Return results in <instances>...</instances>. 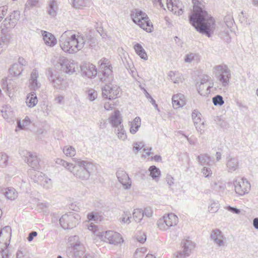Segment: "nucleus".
I'll return each instance as SVG.
<instances>
[{
    "mask_svg": "<svg viewBox=\"0 0 258 258\" xmlns=\"http://www.w3.org/2000/svg\"><path fill=\"white\" fill-rule=\"evenodd\" d=\"M2 87L5 91L9 92L11 91V87H9L8 82L7 80H3Z\"/></svg>",
    "mask_w": 258,
    "mask_h": 258,
    "instance_id": "55",
    "label": "nucleus"
},
{
    "mask_svg": "<svg viewBox=\"0 0 258 258\" xmlns=\"http://www.w3.org/2000/svg\"><path fill=\"white\" fill-rule=\"evenodd\" d=\"M81 72L83 76L88 78H93L97 75H98V70L96 66L91 63H84L81 67Z\"/></svg>",
    "mask_w": 258,
    "mask_h": 258,
    "instance_id": "14",
    "label": "nucleus"
},
{
    "mask_svg": "<svg viewBox=\"0 0 258 258\" xmlns=\"http://www.w3.org/2000/svg\"><path fill=\"white\" fill-rule=\"evenodd\" d=\"M87 218L89 221H97L99 217L97 213L92 212L87 215Z\"/></svg>",
    "mask_w": 258,
    "mask_h": 258,
    "instance_id": "53",
    "label": "nucleus"
},
{
    "mask_svg": "<svg viewBox=\"0 0 258 258\" xmlns=\"http://www.w3.org/2000/svg\"><path fill=\"white\" fill-rule=\"evenodd\" d=\"M141 121L139 117H136L131 123L130 127V132L132 134H135L138 131L141 126Z\"/></svg>",
    "mask_w": 258,
    "mask_h": 258,
    "instance_id": "31",
    "label": "nucleus"
},
{
    "mask_svg": "<svg viewBox=\"0 0 258 258\" xmlns=\"http://www.w3.org/2000/svg\"><path fill=\"white\" fill-rule=\"evenodd\" d=\"M144 217H147L148 218L151 217L153 215V210L151 207H147L143 210Z\"/></svg>",
    "mask_w": 258,
    "mask_h": 258,
    "instance_id": "50",
    "label": "nucleus"
},
{
    "mask_svg": "<svg viewBox=\"0 0 258 258\" xmlns=\"http://www.w3.org/2000/svg\"><path fill=\"white\" fill-rule=\"evenodd\" d=\"M133 218L136 222L138 223L140 222L144 217L143 210L141 209H135L133 213Z\"/></svg>",
    "mask_w": 258,
    "mask_h": 258,
    "instance_id": "36",
    "label": "nucleus"
},
{
    "mask_svg": "<svg viewBox=\"0 0 258 258\" xmlns=\"http://www.w3.org/2000/svg\"><path fill=\"white\" fill-rule=\"evenodd\" d=\"M212 101L215 106H222L224 103V101L222 96L217 95L212 98Z\"/></svg>",
    "mask_w": 258,
    "mask_h": 258,
    "instance_id": "39",
    "label": "nucleus"
},
{
    "mask_svg": "<svg viewBox=\"0 0 258 258\" xmlns=\"http://www.w3.org/2000/svg\"><path fill=\"white\" fill-rule=\"evenodd\" d=\"M148 170L150 172V175L152 177L153 179L156 180L158 179L161 175V171L159 168L156 166H151Z\"/></svg>",
    "mask_w": 258,
    "mask_h": 258,
    "instance_id": "33",
    "label": "nucleus"
},
{
    "mask_svg": "<svg viewBox=\"0 0 258 258\" xmlns=\"http://www.w3.org/2000/svg\"><path fill=\"white\" fill-rule=\"evenodd\" d=\"M134 49L136 53L140 56V57L144 60L148 59L147 54L143 48V46L140 43H137L134 45Z\"/></svg>",
    "mask_w": 258,
    "mask_h": 258,
    "instance_id": "30",
    "label": "nucleus"
},
{
    "mask_svg": "<svg viewBox=\"0 0 258 258\" xmlns=\"http://www.w3.org/2000/svg\"><path fill=\"white\" fill-rule=\"evenodd\" d=\"M214 69L216 71V76L218 80L222 83L223 86L226 87L228 85L231 78L230 70L226 65L216 66Z\"/></svg>",
    "mask_w": 258,
    "mask_h": 258,
    "instance_id": "9",
    "label": "nucleus"
},
{
    "mask_svg": "<svg viewBox=\"0 0 258 258\" xmlns=\"http://www.w3.org/2000/svg\"><path fill=\"white\" fill-rule=\"evenodd\" d=\"M47 77L49 80L51 82L53 80H54L56 77L54 75H53L52 71L50 69H49L47 72Z\"/></svg>",
    "mask_w": 258,
    "mask_h": 258,
    "instance_id": "60",
    "label": "nucleus"
},
{
    "mask_svg": "<svg viewBox=\"0 0 258 258\" xmlns=\"http://www.w3.org/2000/svg\"><path fill=\"white\" fill-rule=\"evenodd\" d=\"M202 172L205 177H209L211 176L212 172L211 168L207 167H204Z\"/></svg>",
    "mask_w": 258,
    "mask_h": 258,
    "instance_id": "51",
    "label": "nucleus"
},
{
    "mask_svg": "<svg viewBox=\"0 0 258 258\" xmlns=\"http://www.w3.org/2000/svg\"><path fill=\"white\" fill-rule=\"evenodd\" d=\"M157 225L158 228L163 231H165L168 229L163 217L158 220L157 221Z\"/></svg>",
    "mask_w": 258,
    "mask_h": 258,
    "instance_id": "45",
    "label": "nucleus"
},
{
    "mask_svg": "<svg viewBox=\"0 0 258 258\" xmlns=\"http://www.w3.org/2000/svg\"><path fill=\"white\" fill-rule=\"evenodd\" d=\"M57 6L56 2L54 0H52L49 2L48 7L47 9V13L51 17H55L56 16Z\"/></svg>",
    "mask_w": 258,
    "mask_h": 258,
    "instance_id": "32",
    "label": "nucleus"
},
{
    "mask_svg": "<svg viewBox=\"0 0 258 258\" xmlns=\"http://www.w3.org/2000/svg\"><path fill=\"white\" fill-rule=\"evenodd\" d=\"M116 133L118 138L122 140H125L127 138V136L125 133V131L123 128V125H120V126L118 127L116 131Z\"/></svg>",
    "mask_w": 258,
    "mask_h": 258,
    "instance_id": "38",
    "label": "nucleus"
},
{
    "mask_svg": "<svg viewBox=\"0 0 258 258\" xmlns=\"http://www.w3.org/2000/svg\"><path fill=\"white\" fill-rule=\"evenodd\" d=\"M226 160V166L229 172L234 171L238 168L239 163L236 158L233 157L229 155L227 157Z\"/></svg>",
    "mask_w": 258,
    "mask_h": 258,
    "instance_id": "20",
    "label": "nucleus"
},
{
    "mask_svg": "<svg viewBox=\"0 0 258 258\" xmlns=\"http://www.w3.org/2000/svg\"><path fill=\"white\" fill-rule=\"evenodd\" d=\"M210 238L218 246H221L224 244V236L222 231L218 229L212 231Z\"/></svg>",
    "mask_w": 258,
    "mask_h": 258,
    "instance_id": "17",
    "label": "nucleus"
},
{
    "mask_svg": "<svg viewBox=\"0 0 258 258\" xmlns=\"http://www.w3.org/2000/svg\"><path fill=\"white\" fill-rule=\"evenodd\" d=\"M181 244L183 250H179L174 254L175 258H185L188 256L195 246V243L188 239L183 240Z\"/></svg>",
    "mask_w": 258,
    "mask_h": 258,
    "instance_id": "11",
    "label": "nucleus"
},
{
    "mask_svg": "<svg viewBox=\"0 0 258 258\" xmlns=\"http://www.w3.org/2000/svg\"><path fill=\"white\" fill-rule=\"evenodd\" d=\"M119 182L125 189H129L132 185L131 178L128 174L121 169H118L116 173Z\"/></svg>",
    "mask_w": 258,
    "mask_h": 258,
    "instance_id": "16",
    "label": "nucleus"
},
{
    "mask_svg": "<svg viewBox=\"0 0 258 258\" xmlns=\"http://www.w3.org/2000/svg\"><path fill=\"white\" fill-rule=\"evenodd\" d=\"M58 63L61 66L62 70L70 75L73 74L75 72V63L69 60L65 57H60Z\"/></svg>",
    "mask_w": 258,
    "mask_h": 258,
    "instance_id": "15",
    "label": "nucleus"
},
{
    "mask_svg": "<svg viewBox=\"0 0 258 258\" xmlns=\"http://www.w3.org/2000/svg\"><path fill=\"white\" fill-rule=\"evenodd\" d=\"M28 174L31 179L34 182L41 185L42 184L44 175L42 172H40L36 170L29 169L28 170Z\"/></svg>",
    "mask_w": 258,
    "mask_h": 258,
    "instance_id": "19",
    "label": "nucleus"
},
{
    "mask_svg": "<svg viewBox=\"0 0 258 258\" xmlns=\"http://www.w3.org/2000/svg\"><path fill=\"white\" fill-rule=\"evenodd\" d=\"M38 71L36 69L33 70L31 74L30 79V84L31 87L34 90H36L40 87V84L37 81L38 78Z\"/></svg>",
    "mask_w": 258,
    "mask_h": 258,
    "instance_id": "22",
    "label": "nucleus"
},
{
    "mask_svg": "<svg viewBox=\"0 0 258 258\" xmlns=\"http://www.w3.org/2000/svg\"><path fill=\"white\" fill-rule=\"evenodd\" d=\"M98 77L102 82H112L114 79L112 67L108 59L103 58L98 62Z\"/></svg>",
    "mask_w": 258,
    "mask_h": 258,
    "instance_id": "5",
    "label": "nucleus"
},
{
    "mask_svg": "<svg viewBox=\"0 0 258 258\" xmlns=\"http://www.w3.org/2000/svg\"><path fill=\"white\" fill-rule=\"evenodd\" d=\"M181 97H183V94L181 93H179L177 94L174 95L172 98V102L173 107L174 108H178L180 107H181L180 105V99Z\"/></svg>",
    "mask_w": 258,
    "mask_h": 258,
    "instance_id": "37",
    "label": "nucleus"
},
{
    "mask_svg": "<svg viewBox=\"0 0 258 258\" xmlns=\"http://www.w3.org/2000/svg\"><path fill=\"white\" fill-rule=\"evenodd\" d=\"M166 225L169 227L176 225L178 221V217L173 213L168 214L167 215L163 216Z\"/></svg>",
    "mask_w": 258,
    "mask_h": 258,
    "instance_id": "25",
    "label": "nucleus"
},
{
    "mask_svg": "<svg viewBox=\"0 0 258 258\" xmlns=\"http://www.w3.org/2000/svg\"><path fill=\"white\" fill-rule=\"evenodd\" d=\"M139 26L147 32H151L153 31V25L149 18L147 20H145V21H143L142 23H140Z\"/></svg>",
    "mask_w": 258,
    "mask_h": 258,
    "instance_id": "35",
    "label": "nucleus"
},
{
    "mask_svg": "<svg viewBox=\"0 0 258 258\" xmlns=\"http://www.w3.org/2000/svg\"><path fill=\"white\" fill-rule=\"evenodd\" d=\"M197 160L202 166H211L215 163L213 158L208 154H201L197 156Z\"/></svg>",
    "mask_w": 258,
    "mask_h": 258,
    "instance_id": "18",
    "label": "nucleus"
},
{
    "mask_svg": "<svg viewBox=\"0 0 258 258\" xmlns=\"http://www.w3.org/2000/svg\"><path fill=\"white\" fill-rule=\"evenodd\" d=\"M201 114L200 112H199L197 110H194L192 111L191 117L192 119L193 120L194 123L195 124V125L196 126V128H197V131L198 132H200L201 134H202V131H203L202 129L199 126V123L201 121Z\"/></svg>",
    "mask_w": 258,
    "mask_h": 258,
    "instance_id": "26",
    "label": "nucleus"
},
{
    "mask_svg": "<svg viewBox=\"0 0 258 258\" xmlns=\"http://www.w3.org/2000/svg\"><path fill=\"white\" fill-rule=\"evenodd\" d=\"M134 150L135 151H136L137 152H138L139 150H140L142 148H143L144 146V145L143 144L142 145V146L141 147V144H142V143H137V142H136L134 144Z\"/></svg>",
    "mask_w": 258,
    "mask_h": 258,
    "instance_id": "62",
    "label": "nucleus"
},
{
    "mask_svg": "<svg viewBox=\"0 0 258 258\" xmlns=\"http://www.w3.org/2000/svg\"><path fill=\"white\" fill-rule=\"evenodd\" d=\"M146 235L145 234H143V235L141 236H138L137 237V240L142 243H144L146 241Z\"/></svg>",
    "mask_w": 258,
    "mask_h": 258,
    "instance_id": "64",
    "label": "nucleus"
},
{
    "mask_svg": "<svg viewBox=\"0 0 258 258\" xmlns=\"http://www.w3.org/2000/svg\"><path fill=\"white\" fill-rule=\"evenodd\" d=\"M63 153L67 156H74L76 154V150L72 146L64 147L63 149Z\"/></svg>",
    "mask_w": 258,
    "mask_h": 258,
    "instance_id": "40",
    "label": "nucleus"
},
{
    "mask_svg": "<svg viewBox=\"0 0 258 258\" xmlns=\"http://www.w3.org/2000/svg\"><path fill=\"white\" fill-rule=\"evenodd\" d=\"M55 163L57 164L62 165V166L68 169L69 171L70 169H71V166L73 164V163H71L69 162H68L61 159L57 158L56 159Z\"/></svg>",
    "mask_w": 258,
    "mask_h": 258,
    "instance_id": "41",
    "label": "nucleus"
},
{
    "mask_svg": "<svg viewBox=\"0 0 258 258\" xmlns=\"http://www.w3.org/2000/svg\"><path fill=\"white\" fill-rule=\"evenodd\" d=\"M97 96V93L94 90H90L88 93V98L90 101H94Z\"/></svg>",
    "mask_w": 258,
    "mask_h": 258,
    "instance_id": "57",
    "label": "nucleus"
},
{
    "mask_svg": "<svg viewBox=\"0 0 258 258\" xmlns=\"http://www.w3.org/2000/svg\"><path fill=\"white\" fill-rule=\"evenodd\" d=\"M2 191L5 197L9 200H13L17 197V194L13 187L5 188L3 189Z\"/></svg>",
    "mask_w": 258,
    "mask_h": 258,
    "instance_id": "28",
    "label": "nucleus"
},
{
    "mask_svg": "<svg viewBox=\"0 0 258 258\" xmlns=\"http://www.w3.org/2000/svg\"><path fill=\"white\" fill-rule=\"evenodd\" d=\"M196 56V54L195 53H190L186 54L184 57V60L187 62H191L195 58Z\"/></svg>",
    "mask_w": 258,
    "mask_h": 258,
    "instance_id": "56",
    "label": "nucleus"
},
{
    "mask_svg": "<svg viewBox=\"0 0 258 258\" xmlns=\"http://www.w3.org/2000/svg\"><path fill=\"white\" fill-rule=\"evenodd\" d=\"M224 22L228 28L232 27L233 23H234L232 16L229 14L226 15L224 18Z\"/></svg>",
    "mask_w": 258,
    "mask_h": 258,
    "instance_id": "47",
    "label": "nucleus"
},
{
    "mask_svg": "<svg viewBox=\"0 0 258 258\" xmlns=\"http://www.w3.org/2000/svg\"><path fill=\"white\" fill-rule=\"evenodd\" d=\"M210 77L208 76H205L203 78L201 79L200 84L198 85H197V90L199 94L202 95L201 93V91L204 89L202 86L207 83L208 81H209ZM198 84V83H197Z\"/></svg>",
    "mask_w": 258,
    "mask_h": 258,
    "instance_id": "42",
    "label": "nucleus"
},
{
    "mask_svg": "<svg viewBox=\"0 0 258 258\" xmlns=\"http://www.w3.org/2000/svg\"><path fill=\"white\" fill-rule=\"evenodd\" d=\"M227 209L233 214H239L240 213V210L236 207H232L229 206L227 207Z\"/></svg>",
    "mask_w": 258,
    "mask_h": 258,
    "instance_id": "59",
    "label": "nucleus"
},
{
    "mask_svg": "<svg viewBox=\"0 0 258 258\" xmlns=\"http://www.w3.org/2000/svg\"><path fill=\"white\" fill-rule=\"evenodd\" d=\"M96 38L91 35L86 38L81 33H75L74 30L64 32L59 38V45L63 51L69 53H74L83 48H94L97 45Z\"/></svg>",
    "mask_w": 258,
    "mask_h": 258,
    "instance_id": "2",
    "label": "nucleus"
},
{
    "mask_svg": "<svg viewBox=\"0 0 258 258\" xmlns=\"http://www.w3.org/2000/svg\"><path fill=\"white\" fill-rule=\"evenodd\" d=\"M192 2L193 11L188 16L189 23L199 33L211 37L215 29V19L204 9L199 0H192Z\"/></svg>",
    "mask_w": 258,
    "mask_h": 258,
    "instance_id": "1",
    "label": "nucleus"
},
{
    "mask_svg": "<svg viewBox=\"0 0 258 258\" xmlns=\"http://www.w3.org/2000/svg\"><path fill=\"white\" fill-rule=\"evenodd\" d=\"M166 180L169 186L173 184V178L171 175L168 174L166 177Z\"/></svg>",
    "mask_w": 258,
    "mask_h": 258,
    "instance_id": "63",
    "label": "nucleus"
},
{
    "mask_svg": "<svg viewBox=\"0 0 258 258\" xmlns=\"http://www.w3.org/2000/svg\"><path fill=\"white\" fill-rule=\"evenodd\" d=\"M0 253L2 258H9L10 253L8 248H3L0 247Z\"/></svg>",
    "mask_w": 258,
    "mask_h": 258,
    "instance_id": "52",
    "label": "nucleus"
},
{
    "mask_svg": "<svg viewBox=\"0 0 258 258\" xmlns=\"http://www.w3.org/2000/svg\"><path fill=\"white\" fill-rule=\"evenodd\" d=\"M38 102L37 97L35 92H31L27 96L26 103L29 107H34Z\"/></svg>",
    "mask_w": 258,
    "mask_h": 258,
    "instance_id": "27",
    "label": "nucleus"
},
{
    "mask_svg": "<svg viewBox=\"0 0 258 258\" xmlns=\"http://www.w3.org/2000/svg\"><path fill=\"white\" fill-rule=\"evenodd\" d=\"M63 81V79H61L60 77H56L51 83L53 84L54 88L63 90V87L61 86V83Z\"/></svg>",
    "mask_w": 258,
    "mask_h": 258,
    "instance_id": "43",
    "label": "nucleus"
},
{
    "mask_svg": "<svg viewBox=\"0 0 258 258\" xmlns=\"http://www.w3.org/2000/svg\"><path fill=\"white\" fill-rule=\"evenodd\" d=\"M148 17L145 13H144L141 10L137 11L134 14L132 15V20L133 22L140 25V23L143 22V21L147 20Z\"/></svg>",
    "mask_w": 258,
    "mask_h": 258,
    "instance_id": "21",
    "label": "nucleus"
},
{
    "mask_svg": "<svg viewBox=\"0 0 258 258\" xmlns=\"http://www.w3.org/2000/svg\"><path fill=\"white\" fill-rule=\"evenodd\" d=\"M90 2L88 0H73L72 6L76 9H82L83 7H89Z\"/></svg>",
    "mask_w": 258,
    "mask_h": 258,
    "instance_id": "34",
    "label": "nucleus"
},
{
    "mask_svg": "<svg viewBox=\"0 0 258 258\" xmlns=\"http://www.w3.org/2000/svg\"><path fill=\"white\" fill-rule=\"evenodd\" d=\"M8 7L7 6L0 7V22L2 20L4 17L7 14Z\"/></svg>",
    "mask_w": 258,
    "mask_h": 258,
    "instance_id": "49",
    "label": "nucleus"
},
{
    "mask_svg": "<svg viewBox=\"0 0 258 258\" xmlns=\"http://www.w3.org/2000/svg\"><path fill=\"white\" fill-rule=\"evenodd\" d=\"M59 224L64 229H71L78 224V219L74 213H70L62 215L59 218Z\"/></svg>",
    "mask_w": 258,
    "mask_h": 258,
    "instance_id": "10",
    "label": "nucleus"
},
{
    "mask_svg": "<svg viewBox=\"0 0 258 258\" xmlns=\"http://www.w3.org/2000/svg\"><path fill=\"white\" fill-rule=\"evenodd\" d=\"M111 82H104L105 85L101 87L103 97L110 100L120 97V88L111 84Z\"/></svg>",
    "mask_w": 258,
    "mask_h": 258,
    "instance_id": "8",
    "label": "nucleus"
},
{
    "mask_svg": "<svg viewBox=\"0 0 258 258\" xmlns=\"http://www.w3.org/2000/svg\"><path fill=\"white\" fill-rule=\"evenodd\" d=\"M88 228L89 230L92 231L94 233V234H96V235L98 233L97 232V226L92 223H91L88 225Z\"/></svg>",
    "mask_w": 258,
    "mask_h": 258,
    "instance_id": "58",
    "label": "nucleus"
},
{
    "mask_svg": "<svg viewBox=\"0 0 258 258\" xmlns=\"http://www.w3.org/2000/svg\"><path fill=\"white\" fill-rule=\"evenodd\" d=\"M175 2L176 0H167V8L169 10L171 9V10L173 12V8L176 7Z\"/></svg>",
    "mask_w": 258,
    "mask_h": 258,
    "instance_id": "54",
    "label": "nucleus"
},
{
    "mask_svg": "<svg viewBox=\"0 0 258 258\" xmlns=\"http://www.w3.org/2000/svg\"><path fill=\"white\" fill-rule=\"evenodd\" d=\"M97 236L101 240L109 244L116 245L120 243L121 241L123 242L121 235L119 233L113 231L98 232Z\"/></svg>",
    "mask_w": 258,
    "mask_h": 258,
    "instance_id": "6",
    "label": "nucleus"
},
{
    "mask_svg": "<svg viewBox=\"0 0 258 258\" xmlns=\"http://www.w3.org/2000/svg\"><path fill=\"white\" fill-rule=\"evenodd\" d=\"M20 12L19 11H14L9 16L5 18L0 28L1 33L5 35L8 32V29L14 28L20 19Z\"/></svg>",
    "mask_w": 258,
    "mask_h": 258,
    "instance_id": "7",
    "label": "nucleus"
},
{
    "mask_svg": "<svg viewBox=\"0 0 258 258\" xmlns=\"http://www.w3.org/2000/svg\"><path fill=\"white\" fill-rule=\"evenodd\" d=\"M122 119L120 117V114L119 111H115L114 113L109 118V122L112 126L114 127L120 126Z\"/></svg>",
    "mask_w": 258,
    "mask_h": 258,
    "instance_id": "24",
    "label": "nucleus"
},
{
    "mask_svg": "<svg viewBox=\"0 0 258 258\" xmlns=\"http://www.w3.org/2000/svg\"><path fill=\"white\" fill-rule=\"evenodd\" d=\"M23 71V68L20 64L14 63L9 69L10 74L13 77L19 76Z\"/></svg>",
    "mask_w": 258,
    "mask_h": 258,
    "instance_id": "29",
    "label": "nucleus"
},
{
    "mask_svg": "<svg viewBox=\"0 0 258 258\" xmlns=\"http://www.w3.org/2000/svg\"><path fill=\"white\" fill-rule=\"evenodd\" d=\"M93 168L94 165L91 162L77 159L75 164H72L70 171L77 178L82 180H87Z\"/></svg>",
    "mask_w": 258,
    "mask_h": 258,
    "instance_id": "3",
    "label": "nucleus"
},
{
    "mask_svg": "<svg viewBox=\"0 0 258 258\" xmlns=\"http://www.w3.org/2000/svg\"><path fill=\"white\" fill-rule=\"evenodd\" d=\"M37 235V232L35 231H32L30 233H29L28 236L27 237V240L30 242L33 240L34 238Z\"/></svg>",
    "mask_w": 258,
    "mask_h": 258,
    "instance_id": "61",
    "label": "nucleus"
},
{
    "mask_svg": "<svg viewBox=\"0 0 258 258\" xmlns=\"http://www.w3.org/2000/svg\"><path fill=\"white\" fill-rule=\"evenodd\" d=\"M10 40V36H4L0 38V53L3 49H1L5 46H7Z\"/></svg>",
    "mask_w": 258,
    "mask_h": 258,
    "instance_id": "44",
    "label": "nucleus"
},
{
    "mask_svg": "<svg viewBox=\"0 0 258 258\" xmlns=\"http://www.w3.org/2000/svg\"><path fill=\"white\" fill-rule=\"evenodd\" d=\"M233 184L236 193L240 196H243L247 193L250 188L249 182L247 180L245 181L243 178L239 180H234Z\"/></svg>",
    "mask_w": 258,
    "mask_h": 258,
    "instance_id": "12",
    "label": "nucleus"
},
{
    "mask_svg": "<svg viewBox=\"0 0 258 258\" xmlns=\"http://www.w3.org/2000/svg\"><path fill=\"white\" fill-rule=\"evenodd\" d=\"M24 154V161L27 163L28 165L34 170H38L39 169V161L36 153H32L30 152L25 151Z\"/></svg>",
    "mask_w": 258,
    "mask_h": 258,
    "instance_id": "13",
    "label": "nucleus"
},
{
    "mask_svg": "<svg viewBox=\"0 0 258 258\" xmlns=\"http://www.w3.org/2000/svg\"><path fill=\"white\" fill-rule=\"evenodd\" d=\"M8 160L7 154L4 153H0V167H5L8 163Z\"/></svg>",
    "mask_w": 258,
    "mask_h": 258,
    "instance_id": "46",
    "label": "nucleus"
},
{
    "mask_svg": "<svg viewBox=\"0 0 258 258\" xmlns=\"http://www.w3.org/2000/svg\"><path fill=\"white\" fill-rule=\"evenodd\" d=\"M85 248L80 240L79 236L73 235L69 237L67 253L69 257L81 258L85 253Z\"/></svg>",
    "mask_w": 258,
    "mask_h": 258,
    "instance_id": "4",
    "label": "nucleus"
},
{
    "mask_svg": "<svg viewBox=\"0 0 258 258\" xmlns=\"http://www.w3.org/2000/svg\"><path fill=\"white\" fill-rule=\"evenodd\" d=\"M219 208V204L218 202L214 201L209 207V211L212 213L216 212Z\"/></svg>",
    "mask_w": 258,
    "mask_h": 258,
    "instance_id": "48",
    "label": "nucleus"
},
{
    "mask_svg": "<svg viewBox=\"0 0 258 258\" xmlns=\"http://www.w3.org/2000/svg\"><path fill=\"white\" fill-rule=\"evenodd\" d=\"M42 36L44 41L47 45L53 46L56 44V40L51 33L43 31H42Z\"/></svg>",
    "mask_w": 258,
    "mask_h": 258,
    "instance_id": "23",
    "label": "nucleus"
}]
</instances>
